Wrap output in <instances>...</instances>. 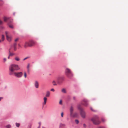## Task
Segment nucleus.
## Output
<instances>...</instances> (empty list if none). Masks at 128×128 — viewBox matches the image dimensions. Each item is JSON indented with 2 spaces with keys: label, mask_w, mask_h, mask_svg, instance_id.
I'll return each mask as SVG.
<instances>
[{
  "label": "nucleus",
  "mask_w": 128,
  "mask_h": 128,
  "mask_svg": "<svg viewBox=\"0 0 128 128\" xmlns=\"http://www.w3.org/2000/svg\"><path fill=\"white\" fill-rule=\"evenodd\" d=\"M3 97H0V101L1 100H2L3 99Z\"/></svg>",
  "instance_id": "nucleus-40"
},
{
  "label": "nucleus",
  "mask_w": 128,
  "mask_h": 128,
  "mask_svg": "<svg viewBox=\"0 0 128 128\" xmlns=\"http://www.w3.org/2000/svg\"><path fill=\"white\" fill-rule=\"evenodd\" d=\"M15 59L17 61H18L20 60V59L18 58V57H16L15 58Z\"/></svg>",
  "instance_id": "nucleus-23"
},
{
  "label": "nucleus",
  "mask_w": 128,
  "mask_h": 128,
  "mask_svg": "<svg viewBox=\"0 0 128 128\" xmlns=\"http://www.w3.org/2000/svg\"><path fill=\"white\" fill-rule=\"evenodd\" d=\"M34 85L35 88H38L39 86V84L38 82L37 81H36L35 82Z\"/></svg>",
  "instance_id": "nucleus-13"
},
{
  "label": "nucleus",
  "mask_w": 128,
  "mask_h": 128,
  "mask_svg": "<svg viewBox=\"0 0 128 128\" xmlns=\"http://www.w3.org/2000/svg\"><path fill=\"white\" fill-rule=\"evenodd\" d=\"M16 43H15L14 44V46H16Z\"/></svg>",
  "instance_id": "nucleus-37"
},
{
  "label": "nucleus",
  "mask_w": 128,
  "mask_h": 128,
  "mask_svg": "<svg viewBox=\"0 0 128 128\" xmlns=\"http://www.w3.org/2000/svg\"><path fill=\"white\" fill-rule=\"evenodd\" d=\"M73 99L74 100H76V97H75V96H74L73 97Z\"/></svg>",
  "instance_id": "nucleus-44"
},
{
  "label": "nucleus",
  "mask_w": 128,
  "mask_h": 128,
  "mask_svg": "<svg viewBox=\"0 0 128 128\" xmlns=\"http://www.w3.org/2000/svg\"><path fill=\"white\" fill-rule=\"evenodd\" d=\"M38 124H39V125H40V126L41 125V122H39L38 123Z\"/></svg>",
  "instance_id": "nucleus-45"
},
{
  "label": "nucleus",
  "mask_w": 128,
  "mask_h": 128,
  "mask_svg": "<svg viewBox=\"0 0 128 128\" xmlns=\"http://www.w3.org/2000/svg\"><path fill=\"white\" fill-rule=\"evenodd\" d=\"M52 83H54L53 84L54 86H56L57 84L56 83V82L54 80L52 82Z\"/></svg>",
  "instance_id": "nucleus-24"
},
{
  "label": "nucleus",
  "mask_w": 128,
  "mask_h": 128,
  "mask_svg": "<svg viewBox=\"0 0 128 128\" xmlns=\"http://www.w3.org/2000/svg\"><path fill=\"white\" fill-rule=\"evenodd\" d=\"M44 104L45 105L46 104V101H44Z\"/></svg>",
  "instance_id": "nucleus-46"
},
{
  "label": "nucleus",
  "mask_w": 128,
  "mask_h": 128,
  "mask_svg": "<svg viewBox=\"0 0 128 128\" xmlns=\"http://www.w3.org/2000/svg\"><path fill=\"white\" fill-rule=\"evenodd\" d=\"M88 100L86 98H84L83 100L80 103L82 105H83L85 106H87L88 105Z\"/></svg>",
  "instance_id": "nucleus-7"
},
{
  "label": "nucleus",
  "mask_w": 128,
  "mask_h": 128,
  "mask_svg": "<svg viewBox=\"0 0 128 128\" xmlns=\"http://www.w3.org/2000/svg\"><path fill=\"white\" fill-rule=\"evenodd\" d=\"M29 58V57L28 56V57H27L26 58H24L23 60H26V59H27V58Z\"/></svg>",
  "instance_id": "nucleus-31"
},
{
  "label": "nucleus",
  "mask_w": 128,
  "mask_h": 128,
  "mask_svg": "<svg viewBox=\"0 0 128 128\" xmlns=\"http://www.w3.org/2000/svg\"><path fill=\"white\" fill-rule=\"evenodd\" d=\"M98 128H106L105 126H100Z\"/></svg>",
  "instance_id": "nucleus-33"
},
{
  "label": "nucleus",
  "mask_w": 128,
  "mask_h": 128,
  "mask_svg": "<svg viewBox=\"0 0 128 128\" xmlns=\"http://www.w3.org/2000/svg\"><path fill=\"white\" fill-rule=\"evenodd\" d=\"M24 77L25 78H26V72H24Z\"/></svg>",
  "instance_id": "nucleus-29"
},
{
  "label": "nucleus",
  "mask_w": 128,
  "mask_h": 128,
  "mask_svg": "<svg viewBox=\"0 0 128 128\" xmlns=\"http://www.w3.org/2000/svg\"><path fill=\"white\" fill-rule=\"evenodd\" d=\"M102 121L103 122H104L105 121L104 119L103 118H102Z\"/></svg>",
  "instance_id": "nucleus-41"
},
{
  "label": "nucleus",
  "mask_w": 128,
  "mask_h": 128,
  "mask_svg": "<svg viewBox=\"0 0 128 128\" xmlns=\"http://www.w3.org/2000/svg\"><path fill=\"white\" fill-rule=\"evenodd\" d=\"M72 118H76L78 116V114L77 112L75 113L74 114H72L71 116H70Z\"/></svg>",
  "instance_id": "nucleus-11"
},
{
  "label": "nucleus",
  "mask_w": 128,
  "mask_h": 128,
  "mask_svg": "<svg viewBox=\"0 0 128 128\" xmlns=\"http://www.w3.org/2000/svg\"><path fill=\"white\" fill-rule=\"evenodd\" d=\"M9 75H12L13 74V72L14 71V70H13L12 68L10 67V66L9 68Z\"/></svg>",
  "instance_id": "nucleus-10"
},
{
  "label": "nucleus",
  "mask_w": 128,
  "mask_h": 128,
  "mask_svg": "<svg viewBox=\"0 0 128 128\" xmlns=\"http://www.w3.org/2000/svg\"><path fill=\"white\" fill-rule=\"evenodd\" d=\"M62 92L64 93H66V90L64 88L62 89Z\"/></svg>",
  "instance_id": "nucleus-18"
},
{
  "label": "nucleus",
  "mask_w": 128,
  "mask_h": 128,
  "mask_svg": "<svg viewBox=\"0 0 128 128\" xmlns=\"http://www.w3.org/2000/svg\"><path fill=\"white\" fill-rule=\"evenodd\" d=\"M10 67L12 68L13 70H14H14H17L20 69V68L18 66L17 64H12L10 66Z\"/></svg>",
  "instance_id": "nucleus-6"
},
{
  "label": "nucleus",
  "mask_w": 128,
  "mask_h": 128,
  "mask_svg": "<svg viewBox=\"0 0 128 128\" xmlns=\"http://www.w3.org/2000/svg\"><path fill=\"white\" fill-rule=\"evenodd\" d=\"M8 25L9 26L10 28H14V27L10 25V24H8Z\"/></svg>",
  "instance_id": "nucleus-25"
},
{
  "label": "nucleus",
  "mask_w": 128,
  "mask_h": 128,
  "mask_svg": "<svg viewBox=\"0 0 128 128\" xmlns=\"http://www.w3.org/2000/svg\"><path fill=\"white\" fill-rule=\"evenodd\" d=\"M14 74L16 77L18 78H21L23 75V73L22 72H14Z\"/></svg>",
  "instance_id": "nucleus-8"
},
{
  "label": "nucleus",
  "mask_w": 128,
  "mask_h": 128,
  "mask_svg": "<svg viewBox=\"0 0 128 128\" xmlns=\"http://www.w3.org/2000/svg\"><path fill=\"white\" fill-rule=\"evenodd\" d=\"M3 23V22L0 20V25L2 24Z\"/></svg>",
  "instance_id": "nucleus-27"
},
{
  "label": "nucleus",
  "mask_w": 128,
  "mask_h": 128,
  "mask_svg": "<svg viewBox=\"0 0 128 128\" xmlns=\"http://www.w3.org/2000/svg\"><path fill=\"white\" fill-rule=\"evenodd\" d=\"M56 81L58 84H61L64 80L65 78L63 76H59L56 78Z\"/></svg>",
  "instance_id": "nucleus-3"
},
{
  "label": "nucleus",
  "mask_w": 128,
  "mask_h": 128,
  "mask_svg": "<svg viewBox=\"0 0 128 128\" xmlns=\"http://www.w3.org/2000/svg\"><path fill=\"white\" fill-rule=\"evenodd\" d=\"M91 120L92 121L93 124L95 125L98 124L100 122V121L97 115L94 116L91 119Z\"/></svg>",
  "instance_id": "nucleus-1"
},
{
  "label": "nucleus",
  "mask_w": 128,
  "mask_h": 128,
  "mask_svg": "<svg viewBox=\"0 0 128 128\" xmlns=\"http://www.w3.org/2000/svg\"><path fill=\"white\" fill-rule=\"evenodd\" d=\"M9 56H12L14 55V53H11L10 52V49H9Z\"/></svg>",
  "instance_id": "nucleus-16"
},
{
  "label": "nucleus",
  "mask_w": 128,
  "mask_h": 128,
  "mask_svg": "<svg viewBox=\"0 0 128 128\" xmlns=\"http://www.w3.org/2000/svg\"><path fill=\"white\" fill-rule=\"evenodd\" d=\"M90 110H91L92 111H93V112H95V110H94L92 108V107H91V108H90Z\"/></svg>",
  "instance_id": "nucleus-35"
},
{
  "label": "nucleus",
  "mask_w": 128,
  "mask_h": 128,
  "mask_svg": "<svg viewBox=\"0 0 128 128\" xmlns=\"http://www.w3.org/2000/svg\"><path fill=\"white\" fill-rule=\"evenodd\" d=\"M64 113L63 112H62L61 113V116L62 117H63V116Z\"/></svg>",
  "instance_id": "nucleus-34"
},
{
  "label": "nucleus",
  "mask_w": 128,
  "mask_h": 128,
  "mask_svg": "<svg viewBox=\"0 0 128 128\" xmlns=\"http://www.w3.org/2000/svg\"><path fill=\"white\" fill-rule=\"evenodd\" d=\"M80 106L81 105L80 104L78 105V108L80 110V113L81 116L83 118H84L86 117V113L83 109L80 108Z\"/></svg>",
  "instance_id": "nucleus-4"
},
{
  "label": "nucleus",
  "mask_w": 128,
  "mask_h": 128,
  "mask_svg": "<svg viewBox=\"0 0 128 128\" xmlns=\"http://www.w3.org/2000/svg\"><path fill=\"white\" fill-rule=\"evenodd\" d=\"M4 21L5 22H6L7 21H8V24H10L12 22V19H10L9 18H7L6 17H4Z\"/></svg>",
  "instance_id": "nucleus-9"
},
{
  "label": "nucleus",
  "mask_w": 128,
  "mask_h": 128,
  "mask_svg": "<svg viewBox=\"0 0 128 128\" xmlns=\"http://www.w3.org/2000/svg\"><path fill=\"white\" fill-rule=\"evenodd\" d=\"M4 4V2L2 0H0V6Z\"/></svg>",
  "instance_id": "nucleus-22"
},
{
  "label": "nucleus",
  "mask_w": 128,
  "mask_h": 128,
  "mask_svg": "<svg viewBox=\"0 0 128 128\" xmlns=\"http://www.w3.org/2000/svg\"><path fill=\"white\" fill-rule=\"evenodd\" d=\"M5 34L6 35V36L7 38V40L9 41H10L11 40L10 38L9 37L8 35V32H6Z\"/></svg>",
  "instance_id": "nucleus-14"
},
{
  "label": "nucleus",
  "mask_w": 128,
  "mask_h": 128,
  "mask_svg": "<svg viewBox=\"0 0 128 128\" xmlns=\"http://www.w3.org/2000/svg\"><path fill=\"white\" fill-rule=\"evenodd\" d=\"M44 101H46L47 98L46 97H44Z\"/></svg>",
  "instance_id": "nucleus-28"
},
{
  "label": "nucleus",
  "mask_w": 128,
  "mask_h": 128,
  "mask_svg": "<svg viewBox=\"0 0 128 128\" xmlns=\"http://www.w3.org/2000/svg\"><path fill=\"white\" fill-rule=\"evenodd\" d=\"M4 62H5L6 61V58H4Z\"/></svg>",
  "instance_id": "nucleus-43"
},
{
  "label": "nucleus",
  "mask_w": 128,
  "mask_h": 128,
  "mask_svg": "<svg viewBox=\"0 0 128 128\" xmlns=\"http://www.w3.org/2000/svg\"><path fill=\"white\" fill-rule=\"evenodd\" d=\"M83 126L84 128H86V125L85 124H83Z\"/></svg>",
  "instance_id": "nucleus-36"
},
{
  "label": "nucleus",
  "mask_w": 128,
  "mask_h": 128,
  "mask_svg": "<svg viewBox=\"0 0 128 128\" xmlns=\"http://www.w3.org/2000/svg\"><path fill=\"white\" fill-rule=\"evenodd\" d=\"M75 122L77 124H78L79 123V121L78 120H76Z\"/></svg>",
  "instance_id": "nucleus-26"
},
{
  "label": "nucleus",
  "mask_w": 128,
  "mask_h": 128,
  "mask_svg": "<svg viewBox=\"0 0 128 128\" xmlns=\"http://www.w3.org/2000/svg\"><path fill=\"white\" fill-rule=\"evenodd\" d=\"M18 40V38H16L15 40V41L16 42Z\"/></svg>",
  "instance_id": "nucleus-42"
},
{
  "label": "nucleus",
  "mask_w": 128,
  "mask_h": 128,
  "mask_svg": "<svg viewBox=\"0 0 128 128\" xmlns=\"http://www.w3.org/2000/svg\"><path fill=\"white\" fill-rule=\"evenodd\" d=\"M43 128H45V127H43Z\"/></svg>",
  "instance_id": "nucleus-52"
},
{
  "label": "nucleus",
  "mask_w": 128,
  "mask_h": 128,
  "mask_svg": "<svg viewBox=\"0 0 128 128\" xmlns=\"http://www.w3.org/2000/svg\"><path fill=\"white\" fill-rule=\"evenodd\" d=\"M10 56H9H9H8V59H9L10 58Z\"/></svg>",
  "instance_id": "nucleus-47"
},
{
  "label": "nucleus",
  "mask_w": 128,
  "mask_h": 128,
  "mask_svg": "<svg viewBox=\"0 0 128 128\" xmlns=\"http://www.w3.org/2000/svg\"><path fill=\"white\" fill-rule=\"evenodd\" d=\"M14 50H16V46H14Z\"/></svg>",
  "instance_id": "nucleus-39"
},
{
  "label": "nucleus",
  "mask_w": 128,
  "mask_h": 128,
  "mask_svg": "<svg viewBox=\"0 0 128 128\" xmlns=\"http://www.w3.org/2000/svg\"><path fill=\"white\" fill-rule=\"evenodd\" d=\"M30 64H28L27 66V68L28 71V72H29L30 70L29 69V66H30Z\"/></svg>",
  "instance_id": "nucleus-19"
},
{
  "label": "nucleus",
  "mask_w": 128,
  "mask_h": 128,
  "mask_svg": "<svg viewBox=\"0 0 128 128\" xmlns=\"http://www.w3.org/2000/svg\"><path fill=\"white\" fill-rule=\"evenodd\" d=\"M73 108L72 106H71L70 108V116H71L72 114H73Z\"/></svg>",
  "instance_id": "nucleus-12"
},
{
  "label": "nucleus",
  "mask_w": 128,
  "mask_h": 128,
  "mask_svg": "<svg viewBox=\"0 0 128 128\" xmlns=\"http://www.w3.org/2000/svg\"><path fill=\"white\" fill-rule=\"evenodd\" d=\"M4 40V35H2V40L3 41Z\"/></svg>",
  "instance_id": "nucleus-21"
},
{
  "label": "nucleus",
  "mask_w": 128,
  "mask_h": 128,
  "mask_svg": "<svg viewBox=\"0 0 128 128\" xmlns=\"http://www.w3.org/2000/svg\"><path fill=\"white\" fill-rule=\"evenodd\" d=\"M18 46H19L20 47V45L19 44H18Z\"/></svg>",
  "instance_id": "nucleus-49"
},
{
  "label": "nucleus",
  "mask_w": 128,
  "mask_h": 128,
  "mask_svg": "<svg viewBox=\"0 0 128 128\" xmlns=\"http://www.w3.org/2000/svg\"><path fill=\"white\" fill-rule=\"evenodd\" d=\"M15 124L16 126L17 127H18L20 125V124L19 123H18L17 122H16Z\"/></svg>",
  "instance_id": "nucleus-20"
},
{
  "label": "nucleus",
  "mask_w": 128,
  "mask_h": 128,
  "mask_svg": "<svg viewBox=\"0 0 128 128\" xmlns=\"http://www.w3.org/2000/svg\"><path fill=\"white\" fill-rule=\"evenodd\" d=\"M65 125L64 124H60V127H61L62 126H64Z\"/></svg>",
  "instance_id": "nucleus-30"
},
{
  "label": "nucleus",
  "mask_w": 128,
  "mask_h": 128,
  "mask_svg": "<svg viewBox=\"0 0 128 128\" xmlns=\"http://www.w3.org/2000/svg\"><path fill=\"white\" fill-rule=\"evenodd\" d=\"M50 90L53 92H54V88H52Z\"/></svg>",
  "instance_id": "nucleus-38"
},
{
  "label": "nucleus",
  "mask_w": 128,
  "mask_h": 128,
  "mask_svg": "<svg viewBox=\"0 0 128 128\" xmlns=\"http://www.w3.org/2000/svg\"><path fill=\"white\" fill-rule=\"evenodd\" d=\"M35 44V42L32 40H30L29 41V42H26L24 47L26 48L27 46H32Z\"/></svg>",
  "instance_id": "nucleus-5"
},
{
  "label": "nucleus",
  "mask_w": 128,
  "mask_h": 128,
  "mask_svg": "<svg viewBox=\"0 0 128 128\" xmlns=\"http://www.w3.org/2000/svg\"><path fill=\"white\" fill-rule=\"evenodd\" d=\"M50 94V92L49 91L47 92L46 94V97H49Z\"/></svg>",
  "instance_id": "nucleus-15"
},
{
  "label": "nucleus",
  "mask_w": 128,
  "mask_h": 128,
  "mask_svg": "<svg viewBox=\"0 0 128 128\" xmlns=\"http://www.w3.org/2000/svg\"><path fill=\"white\" fill-rule=\"evenodd\" d=\"M11 127V126L10 124H7L5 126L6 128H10Z\"/></svg>",
  "instance_id": "nucleus-17"
},
{
  "label": "nucleus",
  "mask_w": 128,
  "mask_h": 128,
  "mask_svg": "<svg viewBox=\"0 0 128 128\" xmlns=\"http://www.w3.org/2000/svg\"><path fill=\"white\" fill-rule=\"evenodd\" d=\"M59 104H62V100H60L59 102Z\"/></svg>",
  "instance_id": "nucleus-32"
},
{
  "label": "nucleus",
  "mask_w": 128,
  "mask_h": 128,
  "mask_svg": "<svg viewBox=\"0 0 128 128\" xmlns=\"http://www.w3.org/2000/svg\"><path fill=\"white\" fill-rule=\"evenodd\" d=\"M2 42V40H0V42Z\"/></svg>",
  "instance_id": "nucleus-51"
},
{
  "label": "nucleus",
  "mask_w": 128,
  "mask_h": 128,
  "mask_svg": "<svg viewBox=\"0 0 128 128\" xmlns=\"http://www.w3.org/2000/svg\"><path fill=\"white\" fill-rule=\"evenodd\" d=\"M40 125H39V126H38V128H40Z\"/></svg>",
  "instance_id": "nucleus-50"
},
{
  "label": "nucleus",
  "mask_w": 128,
  "mask_h": 128,
  "mask_svg": "<svg viewBox=\"0 0 128 128\" xmlns=\"http://www.w3.org/2000/svg\"><path fill=\"white\" fill-rule=\"evenodd\" d=\"M65 74L67 77L70 78H71L73 76V74L70 69L66 68L65 70Z\"/></svg>",
  "instance_id": "nucleus-2"
},
{
  "label": "nucleus",
  "mask_w": 128,
  "mask_h": 128,
  "mask_svg": "<svg viewBox=\"0 0 128 128\" xmlns=\"http://www.w3.org/2000/svg\"><path fill=\"white\" fill-rule=\"evenodd\" d=\"M44 107L43 105V106L42 107Z\"/></svg>",
  "instance_id": "nucleus-53"
},
{
  "label": "nucleus",
  "mask_w": 128,
  "mask_h": 128,
  "mask_svg": "<svg viewBox=\"0 0 128 128\" xmlns=\"http://www.w3.org/2000/svg\"><path fill=\"white\" fill-rule=\"evenodd\" d=\"M15 12H14V13H13V15H15Z\"/></svg>",
  "instance_id": "nucleus-48"
}]
</instances>
